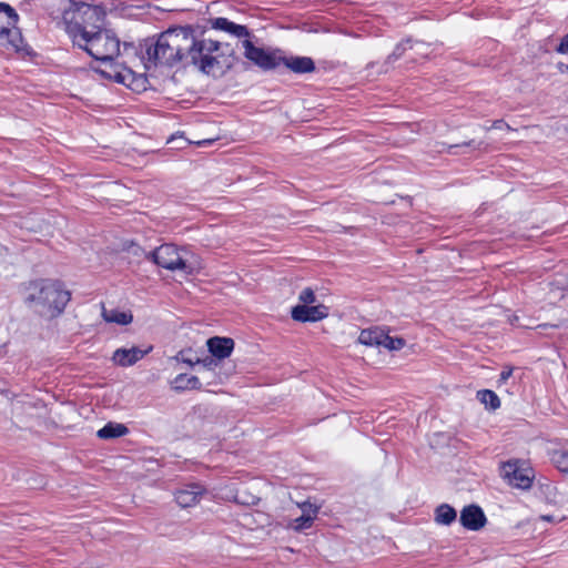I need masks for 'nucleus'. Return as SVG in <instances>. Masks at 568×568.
<instances>
[{
  "instance_id": "1",
  "label": "nucleus",
  "mask_w": 568,
  "mask_h": 568,
  "mask_svg": "<svg viewBox=\"0 0 568 568\" xmlns=\"http://www.w3.org/2000/svg\"><path fill=\"white\" fill-rule=\"evenodd\" d=\"M222 43L211 39H196L191 27H178L162 32L146 48L149 61L155 65H194L207 75H221L231 64L217 53Z\"/></svg>"
},
{
  "instance_id": "8",
  "label": "nucleus",
  "mask_w": 568,
  "mask_h": 568,
  "mask_svg": "<svg viewBox=\"0 0 568 568\" xmlns=\"http://www.w3.org/2000/svg\"><path fill=\"white\" fill-rule=\"evenodd\" d=\"M292 318L297 322H317L328 315L326 306L318 305H296L291 312Z\"/></svg>"
},
{
  "instance_id": "28",
  "label": "nucleus",
  "mask_w": 568,
  "mask_h": 568,
  "mask_svg": "<svg viewBox=\"0 0 568 568\" xmlns=\"http://www.w3.org/2000/svg\"><path fill=\"white\" fill-rule=\"evenodd\" d=\"M8 40V27L2 26L0 28V47L4 49H10Z\"/></svg>"
},
{
  "instance_id": "5",
  "label": "nucleus",
  "mask_w": 568,
  "mask_h": 568,
  "mask_svg": "<svg viewBox=\"0 0 568 568\" xmlns=\"http://www.w3.org/2000/svg\"><path fill=\"white\" fill-rule=\"evenodd\" d=\"M244 57L264 71L273 70L282 62L280 50H265L255 47L248 39L242 41Z\"/></svg>"
},
{
  "instance_id": "30",
  "label": "nucleus",
  "mask_w": 568,
  "mask_h": 568,
  "mask_svg": "<svg viewBox=\"0 0 568 568\" xmlns=\"http://www.w3.org/2000/svg\"><path fill=\"white\" fill-rule=\"evenodd\" d=\"M513 374V368L511 367H508V368H504L499 375V381L498 383L499 384H503V383H506L508 381V378L511 376Z\"/></svg>"
},
{
  "instance_id": "17",
  "label": "nucleus",
  "mask_w": 568,
  "mask_h": 568,
  "mask_svg": "<svg viewBox=\"0 0 568 568\" xmlns=\"http://www.w3.org/2000/svg\"><path fill=\"white\" fill-rule=\"evenodd\" d=\"M383 331L384 329L378 328V327L363 329L359 333L358 342L366 346L381 347L383 344V342H382Z\"/></svg>"
},
{
  "instance_id": "27",
  "label": "nucleus",
  "mask_w": 568,
  "mask_h": 568,
  "mask_svg": "<svg viewBox=\"0 0 568 568\" xmlns=\"http://www.w3.org/2000/svg\"><path fill=\"white\" fill-rule=\"evenodd\" d=\"M481 145H483V142H479V143L475 144V141L470 140L468 142H464L462 144L447 145V152L448 153H454L453 152L454 149L462 148V146H475V148L479 149Z\"/></svg>"
},
{
  "instance_id": "11",
  "label": "nucleus",
  "mask_w": 568,
  "mask_h": 568,
  "mask_svg": "<svg viewBox=\"0 0 568 568\" xmlns=\"http://www.w3.org/2000/svg\"><path fill=\"white\" fill-rule=\"evenodd\" d=\"M300 507L302 515L293 519L290 524V527L295 531L311 528L318 513V507L307 501L301 504Z\"/></svg>"
},
{
  "instance_id": "10",
  "label": "nucleus",
  "mask_w": 568,
  "mask_h": 568,
  "mask_svg": "<svg viewBox=\"0 0 568 568\" xmlns=\"http://www.w3.org/2000/svg\"><path fill=\"white\" fill-rule=\"evenodd\" d=\"M205 491V488L201 485L190 484L176 491L175 500L183 508L192 507L201 500Z\"/></svg>"
},
{
  "instance_id": "9",
  "label": "nucleus",
  "mask_w": 568,
  "mask_h": 568,
  "mask_svg": "<svg viewBox=\"0 0 568 568\" xmlns=\"http://www.w3.org/2000/svg\"><path fill=\"white\" fill-rule=\"evenodd\" d=\"M459 521L464 528L477 531L485 526L487 518L479 506L468 505L460 511Z\"/></svg>"
},
{
  "instance_id": "31",
  "label": "nucleus",
  "mask_w": 568,
  "mask_h": 568,
  "mask_svg": "<svg viewBox=\"0 0 568 568\" xmlns=\"http://www.w3.org/2000/svg\"><path fill=\"white\" fill-rule=\"evenodd\" d=\"M491 128H494V129H503V128H507L508 130L510 129V126H509L507 123H505L503 120H496V121L493 123Z\"/></svg>"
},
{
  "instance_id": "23",
  "label": "nucleus",
  "mask_w": 568,
  "mask_h": 568,
  "mask_svg": "<svg viewBox=\"0 0 568 568\" xmlns=\"http://www.w3.org/2000/svg\"><path fill=\"white\" fill-rule=\"evenodd\" d=\"M552 462L561 473L568 474V453L567 452H556L552 455Z\"/></svg>"
},
{
  "instance_id": "26",
  "label": "nucleus",
  "mask_w": 568,
  "mask_h": 568,
  "mask_svg": "<svg viewBox=\"0 0 568 568\" xmlns=\"http://www.w3.org/2000/svg\"><path fill=\"white\" fill-rule=\"evenodd\" d=\"M409 40H407L406 42H403V43H399L396 45L395 50L392 52V54L388 55L387 58V62H394L396 61L398 58H400L404 53V51L406 50V45L409 44Z\"/></svg>"
},
{
  "instance_id": "24",
  "label": "nucleus",
  "mask_w": 568,
  "mask_h": 568,
  "mask_svg": "<svg viewBox=\"0 0 568 568\" xmlns=\"http://www.w3.org/2000/svg\"><path fill=\"white\" fill-rule=\"evenodd\" d=\"M298 301L300 305H313L316 302L314 291L310 287L304 288L298 295Z\"/></svg>"
},
{
  "instance_id": "12",
  "label": "nucleus",
  "mask_w": 568,
  "mask_h": 568,
  "mask_svg": "<svg viewBox=\"0 0 568 568\" xmlns=\"http://www.w3.org/2000/svg\"><path fill=\"white\" fill-rule=\"evenodd\" d=\"M210 353L220 358H226L231 355L234 342L229 337H211L206 342Z\"/></svg>"
},
{
  "instance_id": "22",
  "label": "nucleus",
  "mask_w": 568,
  "mask_h": 568,
  "mask_svg": "<svg viewBox=\"0 0 568 568\" xmlns=\"http://www.w3.org/2000/svg\"><path fill=\"white\" fill-rule=\"evenodd\" d=\"M9 48L13 51H19L22 43V36L18 29H11L8 27V40Z\"/></svg>"
},
{
  "instance_id": "20",
  "label": "nucleus",
  "mask_w": 568,
  "mask_h": 568,
  "mask_svg": "<svg viewBox=\"0 0 568 568\" xmlns=\"http://www.w3.org/2000/svg\"><path fill=\"white\" fill-rule=\"evenodd\" d=\"M200 384L199 378L189 374H180L174 378L173 385L176 389L195 388Z\"/></svg>"
},
{
  "instance_id": "25",
  "label": "nucleus",
  "mask_w": 568,
  "mask_h": 568,
  "mask_svg": "<svg viewBox=\"0 0 568 568\" xmlns=\"http://www.w3.org/2000/svg\"><path fill=\"white\" fill-rule=\"evenodd\" d=\"M0 12L7 13L8 18L10 19V21L8 23L9 26L10 24L14 26L18 22V19H19L18 13L8 3L0 2Z\"/></svg>"
},
{
  "instance_id": "7",
  "label": "nucleus",
  "mask_w": 568,
  "mask_h": 568,
  "mask_svg": "<svg viewBox=\"0 0 568 568\" xmlns=\"http://www.w3.org/2000/svg\"><path fill=\"white\" fill-rule=\"evenodd\" d=\"M179 251H150L149 257L152 258L154 263L164 268L175 271L182 270L184 272H190L191 268L186 265V263L180 257L178 254Z\"/></svg>"
},
{
  "instance_id": "21",
  "label": "nucleus",
  "mask_w": 568,
  "mask_h": 568,
  "mask_svg": "<svg viewBox=\"0 0 568 568\" xmlns=\"http://www.w3.org/2000/svg\"><path fill=\"white\" fill-rule=\"evenodd\" d=\"M382 342L383 344L381 347L389 351H399L405 345V341L403 338L389 336L385 331H383Z\"/></svg>"
},
{
  "instance_id": "16",
  "label": "nucleus",
  "mask_w": 568,
  "mask_h": 568,
  "mask_svg": "<svg viewBox=\"0 0 568 568\" xmlns=\"http://www.w3.org/2000/svg\"><path fill=\"white\" fill-rule=\"evenodd\" d=\"M129 432L128 427L120 423H108L101 429L98 430L97 435L101 439L118 438L126 435Z\"/></svg>"
},
{
  "instance_id": "18",
  "label": "nucleus",
  "mask_w": 568,
  "mask_h": 568,
  "mask_svg": "<svg viewBox=\"0 0 568 568\" xmlns=\"http://www.w3.org/2000/svg\"><path fill=\"white\" fill-rule=\"evenodd\" d=\"M456 518V510L448 504H442L435 509V521L439 525L449 526Z\"/></svg>"
},
{
  "instance_id": "19",
  "label": "nucleus",
  "mask_w": 568,
  "mask_h": 568,
  "mask_svg": "<svg viewBox=\"0 0 568 568\" xmlns=\"http://www.w3.org/2000/svg\"><path fill=\"white\" fill-rule=\"evenodd\" d=\"M477 397L487 408H490L493 410L497 409L500 406V399L493 390H479L477 393Z\"/></svg>"
},
{
  "instance_id": "14",
  "label": "nucleus",
  "mask_w": 568,
  "mask_h": 568,
  "mask_svg": "<svg viewBox=\"0 0 568 568\" xmlns=\"http://www.w3.org/2000/svg\"><path fill=\"white\" fill-rule=\"evenodd\" d=\"M295 73H311L315 70V63L310 57H282V62Z\"/></svg>"
},
{
  "instance_id": "13",
  "label": "nucleus",
  "mask_w": 568,
  "mask_h": 568,
  "mask_svg": "<svg viewBox=\"0 0 568 568\" xmlns=\"http://www.w3.org/2000/svg\"><path fill=\"white\" fill-rule=\"evenodd\" d=\"M211 26L213 29L225 31L235 36L236 38H248L251 36L248 29L245 26L236 24L226 18H215L211 21Z\"/></svg>"
},
{
  "instance_id": "32",
  "label": "nucleus",
  "mask_w": 568,
  "mask_h": 568,
  "mask_svg": "<svg viewBox=\"0 0 568 568\" xmlns=\"http://www.w3.org/2000/svg\"><path fill=\"white\" fill-rule=\"evenodd\" d=\"M171 245L162 244L160 246H156L155 248L162 250V248H170Z\"/></svg>"
},
{
  "instance_id": "3",
  "label": "nucleus",
  "mask_w": 568,
  "mask_h": 568,
  "mask_svg": "<svg viewBox=\"0 0 568 568\" xmlns=\"http://www.w3.org/2000/svg\"><path fill=\"white\" fill-rule=\"evenodd\" d=\"M24 303L45 320L59 317L71 300V292L57 278H36L23 283Z\"/></svg>"
},
{
  "instance_id": "4",
  "label": "nucleus",
  "mask_w": 568,
  "mask_h": 568,
  "mask_svg": "<svg viewBox=\"0 0 568 568\" xmlns=\"http://www.w3.org/2000/svg\"><path fill=\"white\" fill-rule=\"evenodd\" d=\"M500 474L507 483L520 489H528L534 479L532 469L520 460H509L504 463Z\"/></svg>"
},
{
  "instance_id": "15",
  "label": "nucleus",
  "mask_w": 568,
  "mask_h": 568,
  "mask_svg": "<svg viewBox=\"0 0 568 568\" xmlns=\"http://www.w3.org/2000/svg\"><path fill=\"white\" fill-rule=\"evenodd\" d=\"M101 316L106 323H112L121 326L129 325L133 321V315L130 311H121L119 308H105L104 306H102Z\"/></svg>"
},
{
  "instance_id": "29",
  "label": "nucleus",
  "mask_w": 568,
  "mask_h": 568,
  "mask_svg": "<svg viewBox=\"0 0 568 568\" xmlns=\"http://www.w3.org/2000/svg\"><path fill=\"white\" fill-rule=\"evenodd\" d=\"M556 51L560 54H568V33L561 39L559 45L556 48Z\"/></svg>"
},
{
  "instance_id": "6",
  "label": "nucleus",
  "mask_w": 568,
  "mask_h": 568,
  "mask_svg": "<svg viewBox=\"0 0 568 568\" xmlns=\"http://www.w3.org/2000/svg\"><path fill=\"white\" fill-rule=\"evenodd\" d=\"M152 351V346L148 348H141L138 346L132 347H121L114 351L112 355V362L114 365L120 367H130L141 361L144 356H146Z\"/></svg>"
},
{
  "instance_id": "2",
  "label": "nucleus",
  "mask_w": 568,
  "mask_h": 568,
  "mask_svg": "<svg viewBox=\"0 0 568 568\" xmlns=\"http://www.w3.org/2000/svg\"><path fill=\"white\" fill-rule=\"evenodd\" d=\"M62 20L72 43L95 60L108 62L120 54V40L102 28L104 13L99 7L73 2L64 10Z\"/></svg>"
}]
</instances>
